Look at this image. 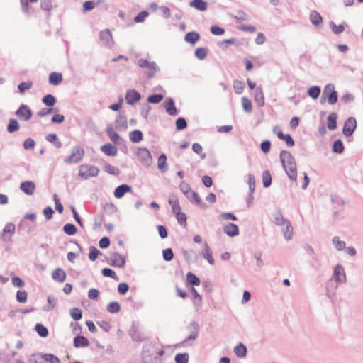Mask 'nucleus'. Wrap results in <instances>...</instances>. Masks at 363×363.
I'll return each instance as SVG.
<instances>
[{"instance_id":"nucleus-1","label":"nucleus","mask_w":363,"mask_h":363,"mask_svg":"<svg viewBox=\"0 0 363 363\" xmlns=\"http://www.w3.org/2000/svg\"><path fill=\"white\" fill-rule=\"evenodd\" d=\"M280 157L282 166L288 176L292 181L296 182L297 179V169L294 157L290 152L283 150L281 152Z\"/></svg>"},{"instance_id":"nucleus-2","label":"nucleus","mask_w":363,"mask_h":363,"mask_svg":"<svg viewBox=\"0 0 363 363\" xmlns=\"http://www.w3.org/2000/svg\"><path fill=\"white\" fill-rule=\"evenodd\" d=\"M99 172V168L94 165L82 164L79 167L78 175L81 179L86 180L96 177Z\"/></svg>"},{"instance_id":"nucleus-3","label":"nucleus","mask_w":363,"mask_h":363,"mask_svg":"<svg viewBox=\"0 0 363 363\" xmlns=\"http://www.w3.org/2000/svg\"><path fill=\"white\" fill-rule=\"evenodd\" d=\"M322 98L327 100L330 105L335 104L337 101V93L333 84H327L323 90Z\"/></svg>"},{"instance_id":"nucleus-4","label":"nucleus","mask_w":363,"mask_h":363,"mask_svg":"<svg viewBox=\"0 0 363 363\" xmlns=\"http://www.w3.org/2000/svg\"><path fill=\"white\" fill-rule=\"evenodd\" d=\"M84 155V150L80 146H75L71 150V155L65 159L67 164L77 163L81 161Z\"/></svg>"},{"instance_id":"nucleus-5","label":"nucleus","mask_w":363,"mask_h":363,"mask_svg":"<svg viewBox=\"0 0 363 363\" xmlns=\"http://www.w3.org/2000/svg\"><path fill=\"white\" fill-rule=\"evenodd\" d=\"M135 155L143 166L150 167L151 165L152 158L147 148H138L135 151Z\"/></svg>"},{"instance_id":"nucleus-6","label":"nucleus","mask_w":363,"mask_h":363,"mask_svg":"<svg viewBox=\"0 0 363 363\" xmlns=\"http://www.w3.org/2000/svg\"><path fill=\"white\" fill-rule=\"evenodd\" d=\"M16 116L18 117L19 119L23 121H28L32 117V111L30 108L22 104L19 108L15 113Z\"/></svg>"},{"instance_id":"nucleus-7","label":"nucleus","mask_w":363,"mask_h":363,"mask_svg":"<svg viewBox=\"0 0 363 363\" xmlns=\"http://www.w3.org/2000/svg\"><path fill=\"white\" fill-rule=\"evenodd\" d=\"M356 127L357 122L355 118L352 117L349 118L344 124L342 130L343 134L347 137L352 135Z\"/></svg>"},{"instance_id":"nucleus-8","label":"nucleus","mask_w":363,"mask_h":363,"mask_svg":"<svg viewBox=\"0 0 363 363\" xmlns=\"http://www.w3.org/2000/svg\"><path fill=\"white\" fill-rule=\"evenodd\" d=\"M16 230V227L12 223H8L5 225L1 234V239L4 241H11Z\"/></svg>"},{"instance_id":"nucleus-9","label":"nucleus","mask_w":363,"mask_h":363,"mask_svg":"<svg viewBox=\"0 0 363 363\" xmlns=\"http://www.w3.org/2000/svg\"><path fill=\"white\" fill-rule=\"evenodd\" d=\"M20 189L26 194L31 196L35 191V184L30 181L23 182L20 184Z\"/></svg>"},{"instance_id":"nucleus-10","label":"nucleus","mask_w":363,"mask_h":363,"mask_svg":"<svg viewBox=\"0 0 363 363\" xmlns=\"http://www.w3.org/2000/svg\"><path fill=\"white\" fill-rule=\"evenodd\" d=\"M138 65L141 67H151V72H147V77L151 78L154 76L157 70V65L155 62H149L145 59H140L138 60Z\"/></svg>"},{"instance_id":"nucleus-11","label":"nucleus","mask_w":363,"mask_h":363,"mask_svg":"<svg viewBox=\"0 0 363 363\" xmlns=\"http://www.w3.org/2000/svg\"><path fill=\"white\" fill-rule=\"evenodd\" d=\"M140 99V94L134 89L128 90L125 95V100L128 104H134Z\"/></svg>"},{"instance_id":"nucleus-12","label":"nucleus","mask_w":363,"mask_h":363,"mask_svg":"<svg viewBox=\"0 0 363 363\" xmlns=\"http://www.w3.org/2000/svg\"><path fill=\"white\" fill-rule=\"evenodd\" d=\"M333 277L337 283L343 282L345 281L346 277L345 271L341 265H337L335 267Z\"/></svg>"},{"instance_id":"nucleus-13","label":"nucleus","mask_w":363,"mask_h":363,"mask_svg":"<svg viewBox=\"0 0 363 363\" xmlns=\"http://www.w3.org/2000/svg\"><path fill=\"white\" fill-rule=\"evenodd\" d=\"M201 255L204 259H206L209 264H214V259L212 256V252L210 250L209 246L206 242H204L203 245V249L201 251Z\"/></svg>"},{"instance_id":"nucleus-14","label":"nucleus","mask_w":363,"mask_h":363,"mask_svg":"<svg viewBox=\"0 0 363 363\" xmlns=\"http://www.w3.org/2000/svg\"><path fill=\"white\" fill-rule=\"evenodd\" d=\"M224 232L229 236L233 237L239 233V229L237 225L228 223L223 226Z\"/></svg>"},{"instance_id":"nucleus-15","label":"nucleus","mask_w":363,"mask_h":363,"mask_svg":"<svg viewBox=\"0 0 363 363\" xmlns=\"http://www.w3.org/2000/svg\"><path fill=\"white\" fill-rule=\"evenodd\" d=\"M66 277L65 272L61 268H57L52 274V279L61 283L65 281Z\"/></svg>"},{"instance_id":"nucleus-16","label":"nucleus","mask_w":363,"mask_h":363,"mask_svg":"<svg viewBox=\"0 0 363 363\" xmlns=\"http://www.w3.org/2000/svg\"><path fill=\"white\" fill-rule=\"evenodd\" d=\"M101 40L107 45H111L113 42L112 35L108 29L102 30L100 33Z\"/></svg>"},{"instance_id":"nucleus-17","label":"nucleus","mask_w":363,"mask_h":363,"mask_svg":"<svg viewBox=\"0 0 363 363\" xmlns=\"http://www.w3.org/2000/svg\"><path fill=\"white\" fill-rule=\"evenodd\" d=\"M164 108L167 113L170 116H175L177 114V111L172 99H167L164 103Z\"/></svg>"},{"instance_id":"nucleus-18","label":"nucleus","mask_w":363,"mask_h":363,"mask_svg":"<svg viewBox=\"0 0 363 363\" xmlns=\"http://www.w3.org/2000/svg\"><path fill=\"white\" fill-rule=\"evenodd\" d=\"M62 79V74L60 72H52L49 75V83L52 85L60 84Z\"/></svg>"},{"instance_id":"nucleus-19","label":"nucleus","mask_w":363,"mask_h":363,"mask_svg":"<svg viewBox=\"0 0 363 363\" xmlns=\"http://www.w3.org/2000/svg\"><path fill=\"white\" fill-rule=\"evenodd\" d=\"M131 191L130 186L127 184H122L118 187L114 191V196L120 199L124 196V194L127 192H130Z\"/></svg>"},{"instance_id":"nucleus-20","label":"nucleus","mask_w":363,"mask_h":363,"mask_svg":"<svg viewBox=\"0 0 363 363\" xmlns=\"http://www.w3.org/2000/svg\"><path fill=\"white\" fill-rule=\"evenodd\" d=\"M101 150L108 156H115L117 154V149L110 143L105 144L101 147Z\"/></svg>"},{"instance_id":"nucleus-21","label":"nucleus","mask_w":363,"mask_h":363,"mask_svg":"<svg viewBox=\"0 0 363 363\" xmlns=\"http://www.w3.org/2000/svg\"><path fill=\"white\" fill-rule=\"evenodd\" d=\"M157 168L162 172H166L168 169L167 163V157L164 154H162L157 160Z\"/></svg>"},{"instance_id":"nucleus-22","label":"nucleus","mask_w":363,"mask_h":363,"mask_svg":"<svg viewBox=\"0 0 363 363\" xmlns=\"http://www.w3.org/2000/svg\"><path fill=\"white\" fill-rule=\"evenodd\" d=\"M190 6L201 11L207 9V3L203 0H193L190 2Z\"/></svg>"},{"instance_id":"nucleus-23","label":"nucleus","mask_w":363,"mask_h":363,"mask_svg":"<svg viewBox=\"0 0 363 363\" xmlns=\"http://www.w3.org/2000/svg\"><path fill=\"white\" fill-rule=\"evenodd\" d=\"M89 345L87 338L84 336H77L74 339V345L75 347H84Z\"/></svg>"},{"instance_id":"nucleus-24","label":"nucleus","mask_w":363,"mask_h":363,"mask_svg":"<svg viewBox=\"0 0 363 363\" xmlns=\"http://www.w3.org/2000/svg\"><path fill=\"white\" fill-rule=\"evenodd\" d=\"M106 132L111 140V141L115 143L118 144L120 143L121 137L120 135L113 130L112 127H108L106 128Z\"/></svg>"},{"instance_id":"nucleus-25","label":"nucleus","mask_w":363,"mask_h":363,"mask_svg":"<svg viewBox=\"0 0 363 363\" xmlns=\"http://www.w3.org/2000/svg\"><path fill=\"white\" fill-rule=\"evenodd\" d=\"M186 281L191 286H199L201 284L199 278L191 272L186 274Z\"/></svg>"},{"instance_id":"nucleus-26","label":"nucleus","mask_w":363,"mask_h":363,"mask_svg":"<svg viewBox=\"0 0 363 363\" xmlns=\"http://www.w3.org/2000/svg\"><path fill=\"white\" fill-rule=\"evenodd\" d=\"M310 20L315 26H318L323 21V18L320 13L316 11H312L310 13Z\"/></svg>"},{"instance_id":"nucleus-27","label":"nucleus","mask_w":363,"mask_h":363,"mask_svg":"<svg viewBox=\"0 0 363 363\" xmlns=\"http://www.w3.org/2000/svg\"><path fill=\"white\" fill-rule=\"evenodd\" d=\"M277 137L286 142L289 147H292L294 145V141L289 134H284L281 131H279L277 133Z\"/></svg>"},{"instance_id":"nucleus-28","label":"nucleus","mask_w":363,"mask_h":363,"mask_svg":"<svg viewBox=\"0 0 363 363\" xmlns=\"http://www.w3.org/2000/svg\"><path fill=\"white\" fill-rule=\"evenodd\" d=\"M337 115L335 113H330L327 118V126L330 130H335L337 128Z\"/></svg>"},{"instance_id":"nucleus-29","label":"nucleus","mask_w":363,"mask_h":363,"mask_svg":"<svg viewBox=\"0 0 363 363\" xmlns=\"http://www.w3.org/2000/svg\"><path fill=\"white\" fill-rule=\"evenodd\" d=\"M200 38V35L196 32H189L185 36V40L191 44L196 43Z\"/></svg>"},{"instance_id":"nucleus-30","label":"nucleus","mask_w":363,"mask_h":363,"mask_svg":"<svg viewBox=\"0 0 363 363\" xmlns=\"http://www.w3.org/2000/svg\"><path fill=\"white\" fill-rule=\"evenodd\" d=\"M129 137L133 143H138L143 140V133L140 130H133L130 133Z\"/></svg>"},{"instance_id":"nucleus-31","label":"nucleus","mask_w":363,"mask_h":363,"mask_svg":"<svg viewBox=\"0 0 363 363\" xmlns=\"http://www.w3.org/2000/svg\"><path fill=\"white\" fill-rule=\"evenodd\" d=\"M42 101L45 105L51 108H52L56 103V99L52 94L45 95Z\"/></svg>"},{"instance_id":"nucleus-32","label":"nucleus","mask_w":363,"mask_h":363,"mask_svg":"<svg viewBox=\"0 0 363 363\" xmlns=\"http://www.w3.org/2000/svg\"><path fill=\"white\" fill-rule=\"evenodd\" d=\"M19 128H20L19 123L17 121V120L13 119V118L9 120V125L7 127L8 132L12 133L15 131L18 130Z\"/></svg>"},{"instance_id":"nucleus-33","label":"nucleus","mask_w":363,"mask_h":363,"mask_svg":"<svg viewBox=\"0 0 363 363\" xmlns=\"http://www.w3.org/2000/svg\"><path fill=\"white\" fill-rule=\"evenodd\" d=\"M188 191H183L184 193L185 194H187L188 193L190 194V196H189L190 200H191L192 201L195 202L197 204L201 203V199L199 197V194L196 192L191 191L190 188L188 187Z\"/></svg>"},{"instance_id":"nucleus-34","label":"nucleus","mask_w":363,"mask_h":363,"mask_svg":"<svg viewBox=\"0 0 363 363\" xmlns=\"http://www.w3.org/2000/svg\"><path fill=\"white\" fill-rule=\"evenodd\" d=\"M234 352L238 357H244L246 355L247 349L242 344H239L234 348Z\"/></svg>"},{"instance_id":"nucleus-35","label":"nucleus","mask_w":363,"mask_h":363,"mask_svg":"<svg viewBox=\"0 0 363 363\" xmlns=\"http://www.w3.org/2000/svg\"><path fill=\"white\" fill-rule=\"evenodd\" d=\"M191 292L193 295V302L196 306V307H199L202 302L201 296L199 294L197 291L194 288H191Z\"/></svg>"},{"instance_id":"nucleus-36","label":"nucleus","mask_w":363,"mask_h":363,"mask_svg":"<svg viewBox=\"0 0 363 363\" xmlns=\"http://www.w3.org/2000/svg\"><path fill=\"white\" fill-rule=\"evenodd\" d=\"M35 330L42 337H45L48 335V329L42 324L38 323L35 325Z\"/></svg>"},{"instance_id":"nucleus-37","label":"nucleus","mask_w":363,"mask_h":363,"mask_svg":"<svg viewBox=\"0 0 363 363\" xmlns=\"http://www.w3.org/2000/svg\"><path fill=\"white\" fill-rule=\"evenodd\" d=\"M242 106L243 107V109L246 112H247V113L252 112V102L249 99H247L245 96H243L242 98Z\"/></svg>"},{"instance_id":"nucleus-38","label":"nucleus","mask_w":363,"mask_h":363,"mask_svg":"<svg viewBox=\"0 0 363 363\" xmlns=\"http://www.w3.org/2000/svg\"><path fill=\"white\" fill-rule=\"evenodd\" d=\"M63 230L66 234L73 235L77 233V228L73 224L67 223L64 225Z\"/></svg>"},{"instance_id":"nucleus-39","label":"nucleus","mask_w":363,"mask_h":363,"mask_svg":"<svg viewBox=\"0 0 363 363\" xmlns=\"http://www.w3.org/2000/svg\"><path fill=\"white\" fill-rule=\"evenodd\" d=\"M121 309V306L118 302L113 301L108 304L107 311L111 313H118Z\"/></svg>"},{"instance_id":"nucleus-40","label":"nucleus","mask_w":363,"mask_h":363,"mask_svg":"<svg viewBox=\"0 0 363 363\" xmlns=\"http://www.w3.org/2000/svg\"><path fill=\"white\" fill-rule=\"evenodd\" d=\"M233 86L235 90V92L237 94H242L244 90V88H245L243 82H242L241 81H239V80H235L233 82Z\"/></svg>"},{"instance_id":"nucleus-41","label":"nucleus","mask_w":363,"mask_h":363,"mask_svg":"<svg viewBox=\"0 0 363 363\" xmlns=\"http://www.w3.org/2000/svg\"><path fill=\"white\" fill-rule=\"evenodd\" d=\"M104 169L105 172L112 175L117 176L120 174V170L118 168L109 164H106Z\"/></svg>"},{"instance_id":"nucleus-42","label":"nucleus","mask_w":363,"mask_h":363,"mask_svg":"<svg viewBox=\"0 0 363 363\" xmlns=\"http://www.w3.org/2000/svg\"><path fill=\"white\" fill-rule=\"evenodd\" d=\"M263 185L264 187H268L272 183V176L269 171L266 170L262 174Z\"/></svg>"},{"instance_id":"nucleus-43","label":"nucleus","mask_w":363,"mask_h":363,"mask_svg":"<svg viewBox=\"0 0 363 363\" xmlns=\"http://www.w3.org/2000/svg\"><path fill=\"white\" fill-rule=\"evenodd\" d=\"M174 359L177 363H188L189 355L187 353H179L175 356Z\"/></svg>"},{"instance_id":"nucleus-44","label":"nucleus","mask_w":363,"mask_h":363,"mask_svg":"<svg viewBox=\"0 0 363 363\" xmlns=\"http://www.w3.org/2000/svg\"><path fill=\"white\" fill-rule=\"evenodd\" d=\"M169 203L171 205L172 211L175 215L182 211V208L179 204L178 200H169Z\"/></svg>"},{"instance_id":"nucleus-45","label":"nucleus","mask_w":363,"mask_h":363,"mask_svg":"<svg viewBox=\"0 0 363 363\" xmlns=\"http://www.w3.org/2000/svg\"><path fill=\"white\" fill-rule=\"evenodd\" d=\"M320 93V89L318 86L311 87L308 91V95L314 99H317L319 96Z\"/></svg>"},{"instance_id":"nucleus-46","label":"nucleus","mask_w":363,"mask_h":363,"mask_svg":"<svg viewBox=\"0 0 363 363\" xmlns=\"http://www.w3.org/2000/svg\"><path fill=\"white\" fill-rule=\"evenodd\" d=\"M70 315L76 320H78L82 317V312L79 308H73L70 310Z\"/></svg>"},{"instance_id":"nucleus-47","label":"nucleus","mask_w":363,"mask_h":363,"mask_svg":"<svg viewBox=\"0 0 363 363\" xmlns=\"http://www.w3.org/2000/svg\"><path fill=\"white\" fill-rule=\"evenodd\" d=\"M112 265L123 267L125 264V260L118 255H115L113 256V259H112Z\"/></svg>"},{"instance_id":"nucleus-48","label":"nucleus","mask_w":363,"mask_h":363,"mask_svg":"<svg viewBox=\"0 0 363 363\" xmlns=\"http://www.w3.org/2000/svg\"><path fill=\"white\" fill-rule=\"evenodd\" d=\"M102 274L104 277H111L116 280H118L116 272L110 268H104L102 269Z\"/></svg>"},{"instance_id":"nucleus-49","label":"nucleus","mask_w":363,"mask_h":363,"mask_svg":"<svg viewBox=\"0 0 363 363\" xmlns=\"http://www.w3.org/2000/svg\"><path fill=\"white\" fill-rule=\"evenodd\" d=\"M28 298V294L26 291H18L16 299L19 303H26Z\"/></svg>"},{"instance_id":"nucleus-50","label":"nucleus","mask_w":363,"mask_h":363,"mask_svg":"<svg viewBox=\"0 0 363 363\" xmlns=\"http://www.w3.org/2000/svg\"><path fill=\"white\" fill-rule=\"evenodd\" d=\"M330 26L333 32L336 35L342 33L345 30L343 25L337 26L334 22H330Z\"/></svg>"},{"instance_id":"nucleus-51","label":"nucleus","mask_w":363,"mask_h":363,"mask_svg":"<svg viewBox=\"0 0 363 363\" xmlns=\"http://www.w3.org/2000/svg\"><path fill=\"white\" fill-rule=\"evenodd\" d=\"M333 242L337 250H342L345 247V242L344 241H341L339 237H334Z\"/></svg>"},{"instance_id":"nucleus-52","label":"nucleus","mask_w":363,"mask_h":363,"mask_svg":"<svg viewBox=\"0 0 363 363\" xmlns=\"http://www.w3.org/2000/svg\"><path fill=\"white\" fill-rule=\"evenodd\" d=\"M163 99L162 94H153L150 95L147 98V101L151 104L160 103Z\"/></svg>"},{"instance_id":"nucleus-53","label":"nucleus","mask_w":363,"mask_h":363,"mask_svg":"<svg viewBox=\"0 0 363 363\" xmlns=\"http://www.w3.org/2000/svg\"><path fill=\"white\" fill-rule=\"evenodd\" d=\"M333 150L334 152L341 153L344 150V146L340 140H337L334 142Z\"/></svg>"},{"instance_id":"nucleus-54","label":"nucleus","mask_w":363,"mask_h":363,"mask_svg":"<svg viewBox=\"0 0 363 363\" xmlns=\"http://www.w3.org/2000/svg\"><path fill=\"white\" fill-rule=\"evenodd\" d=\"M100 254V251L96 248L95 247H91L89 254V258L91 261H94L98 257V255Z\"/></svg>"},{"instance_id":"nucleus-55","label":"nucleus","mask_w":363,"mask_h":363,"mask_svg":"<svg viewBox=\"0 0 363 363\" xmlns=\"http://www.w3.org/2000/svg\"><path fill=\"white\" fill-rule=\"evenodd\" d=\"M175 216H176L178 223L181 225H182V226L186 225V216L184 213L181 211L180 213H179L178 214H176Z\"/></svg>"},{"instance_id":"nucleus-56","label":"nucleus","mask_w":363,"mask_h":363,"mask_svg":"<svg viewBox=\"0 0 363 363\" xmlns=\"http://www.w3.org/2000/svg\"><path fill=\"white\" fill-rule=\"evenodd\" d=\"M195 55L197 58L203 60L207 55V50L204 48H198L195 51Z\"/></svg>"},{"instance_id":"nucleus-57","label":"nucleus","mask_w":363,"mask_h":363,"mask_svg":"<svg viewBox=\"0 0 363 363\" xmlns=\"http://www.w3.org/2000/svg\"><path fill=\"white\" fill-rule=\"evenodd\" d=\"M48 304L46 306L45 309L47 311H50L55 308L57 303V298L54 296H50L48 297Z\"/></svg>"},{"instance_id":"nucleus-58","label":"nucleus","mask_w":363,"mask_h":363,"mask_svg":"<svg viewBox=\"0 0 363 363\" xmlns=\"http://www.w3.org/2000/svg\"><path fill=\"white\" fill-rule=\"evenodd\" d=\"M284 235L286 240H290L292 238L293 228L288 223H286V228L284 231Z\"/></svg>"},{"instance_id":"nucleus-59","label":"nucleus","mask_w":363,"mask_h":363,"mask_svg":"<svg viewBox=\"0 0 363 363\" xmlns=\"http://www.w3.org/2000/svg\"><path fill=\"white\" fill-rule=\"evenodd\" d=\"M53 111H54L53 108L48 106V108H43L40 111H38L37 113V116L38 117H43V116L51 114L53 112Z\"/></svg>"},{"instance_id":"nucleus-60","label":"nucleus","mask_w":363,"mask_h":363,"mask_svg":"<svg viewBox=\"0 0 363 363\" xmlns=\"http://www.w3.org/2000/svg\"><path fill=\"white\" fill-rule=\"evenodd\" d=\"M192 150L198 155H200L201 158H204L206 155L202 153L203 148L199 143H195L192 145Z\"/></svg>"},{"instance_id":"nucleus-61","label":"nucleus","mask_w":363,"mask_h":363,"mask_svg":"<svg viewBox=\"0 0 363 363\" xmlns=\"http://www.w3.org/2000/svg\"><path fill=\"white\" fill-rule=\"evenodd\" d=\"M186 121L183 118H179L176 121V127L177 130H183L186 127Z\"/></svg>"},{"instance_id":"nucleus-62","label":"nucleus","mask_w":363,"mask_h":363,"mask_svg":"<svg viewBox=\"0 0 363 363\" xmlns=\"http://www.w3.org/2000/svg\"><path fill=\"white\" fill-rule=\"evenodd\" d=\"M163 257L166 261H171L173 259L174 255L172 249L167 248L163 250Z\"/></svg>"},{"instance_id":"nucleus-63","label":"nucleus","mask_w":363,"mask_h":363,"mask_svg":"<svg viewBox=\"0 0 363 363\" xmlns=\"http://www.w3.org/2000/svg\"><path fill=\"white\" fill-rule=\"evenodd\" d=\"M32 86V82L30 81L21 82L18 85L19 91L23 93L25 90L30 89Z\"/></svg>"},{"instance_id":"nucleus-64","label":"nucleus","mask_w":363,"mask_h":363,"mask_svg":"<svg viewBox=\"0 0 363 363\" xmlns=\"http://www.w3.org/2000/svg\"><path fill=\"white\" fill-rule=\"evenodd\" d=\"M35 145V142L34 141L33 139H32L30 138L26 139L23 143V147L26 150L33 149V148H34Z\"/></svg>"}]
</instances>
